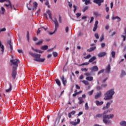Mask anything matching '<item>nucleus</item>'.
Segmentation results:
<instances>
[{
  "mask_svg": "<svg viewBox=\"0 0 126 126\" xmlns=\"http://www.w3.org/2000/svg\"><path fill=\"white\" fill-rule=\"evenodd\" d=\"M27 39H28V42H29V39H30L29 32H27Z\"/></svg>",
  "mask_w": 126,
  "mask_h": 126,
  "instance_id": "nucleus-46",
  "label": "nucleus"
},
{
  "mask_svg": "<svg viewBox=\"0 0 126 126\" xmlns=\"http://www.w3.org/2000/svg\"><path fill=\"white\" fill-rule=\"evenodd\" d=\"M120 125L121 126H126V121H122L120 122Z\"/></svg>",
  "mask_w": 126,
  "mask_h": 126,
  "instance_id": "nucleus-29",
  "label": "nucleus"
},
{
  "mask_svg": "<svg viewBox=\"0 0 126 126\" xmlns=\"http://www.w3.org/2000/svg\"><path fill=\"white\" fill-rule=\"evenodd\" d=\"M1 11L2 12V14H4V12H5V9H4L3 7H1Z\"/></svg>",
  "mask_w": 126,
  "mask_h": 126,
  "instance_id": "nucleus-38",
  "label": "nucleus"
},
{
  "mask_svg": "<svg viewBox=\"0 0 126 126\" xmlns=\"http://www.w3.org/2000/svg\"><path fill=\"white\" fill-rule=\"evenodd\" d=\"M85 75H86V76H90L91 74L90 73H85Z\"/></svg>",
  "mask_w": 126,
  "mask_h": 126,
  "instance_id": "nucleus-58",
  "label": "nucleus"
},
{
  "mask_svg": "<svg viewBox=\"0 0 126 126\" xmlns=\"http://www.w3.org/2000/svg\"><path fill=\"white\" fill-rule=\"evenodd\" d=\"M68 5L70 8H71L72 7V4L70 3V2H68Z\"/></svg>",
  "mask_w": 126,
  "mask_h": 126,
  "instance_id": "nucleus-51",
  "label": "nucleus"
},
{
  "mask_svg": "<svg viewBox=\"0 0 126 126\" xmlns=\"http://www.w3.org/2000/svg\"><path fill=\"white\" fill-rule=\"evenodd\" d=\"M96 89L99 91V90H101V89H102V87L100 86H97L96 87Z\"/></svg>",
  "mask_w": 126,
  "mask_h": 126,
  "instance_id": "nucleus-49",
  "label": "nucleus"
},
{
  "mask_svg": "<svg viewBox=\"0 0 126 126\" xmlns=\"http://www.w3.org/2000/svg\"><path fill=\"white\" fill-rule=\"evenodd\" d=\"M112 20H115V19H117L118 22L121 21V18H120L119 16L112 17Z\"/></svg>",
  "mask_w": 126,
  "mask_h": 126,
  "instance_id": "nucleus-27",
  "label": "nucleus"
},
{
  "mask_svg": "<svg viewBox=\"0 0 126 126\" xmlns=\"http://www.w3.org/2000/svg\"><path fill=\"white\" fill-rule=\"evenodd\" d=\"M8 47L11 50V52H12V50H13V46H12V43L11 42V40H7Z\"/></svg>",
  "mask_w": 126,
  "mask_h": 126,
  "instance_id": "nucleus-8",
  "label": "nucleus"
},
{
  "mask_svg": "<svg viewBox=\"0 0 126 126\" xmlns=\"http://www.w3.org/2000/svg\"><path fill=\"white\" fill-rule=\"evenodd\" d=\"M104 71H105V70L104 69L100 70L97 73L98 75H99V74H101V73H103V72H104Z\"/></svg>",
  "mask_w": 126,
  "mask_h": 126,
  "instance_id": "nucleus-41",
  "label": "nucleus"
},
{
  "mask_svg": "<svg viewBox=\"0 0 126 126\" xmlns=\"http://www.w3.org/2000/svg\"><path fill=\"white\" fill-rule=\"evenodd\" d=\"M27 7L29 10H31V9H32V10H35V9H36L37 7H38V3H37V2H34L33 3V7L32 9L28 6V4L27 5Z\"/></svg>",
  "mask_w": 126,
  "mask_h": 126,
  "instance_id": "nucleus-7",
  "label": "nucleus"
},
{
  "mask_svg": "<svg viewBox=\"0 0 126 126\" xmlns=\"http://www.w3.org/2000/svg\"><path fill=\"white\" fill-rule=\"evenodd\" d=\"M104 102L103 101H99L98 100H96L95 101V104L97 106H101L102 104H103Z\"/></svg>",
  "mask_w": 126,
  "mask_h": 126,
  "instance_id": "nucleus-20",
  "label": "nucleus"
},
{
  "mask_svg": "<svg viewBox=\"0 0 126 126\" xmlns=\"http://www.w3.org/2000/svg\"><path fill=\"white\" fill-rule=\"evenodd\" d=\"M112 110H113V109L110 108V109H108L104 111L102 113V115H103V116H108L107 118H105V120H110V119H113V118H114V114L106 115V114H108V113L110 112L111 111H112Z\"/></svg>",
  "mask_w": 126,
  "mask_h": 126,
  "instance_id": "nucleus-5",
  "label": "nucleus"
},
{
  "mask_svg": "<svg viewBox=\"0 0 126 126\" xmlns=\"http://www.w3.org/2000/svg\"><path fill=\"white\" fill-rule=\"evenodd\" d=\"M8 4H4V5L6 6V7H8L9 6H10L11 9H13V6H12V5L11 4V2H9Z\"/></svg>",
  "mask_w": 126,
  "mask_h": 126,
  "instance_id": "nucleus-15",
  "label": "nucleus"
},
{
  "mask_svg": "<svg viewBox=\"0 0 126 126\" xmlns=\"http://www.w3.org/2000/svg\"><path fill=\"white\" fill-rule=\"evenodd\" d=\"M102 96V92L101 91L96 93V94H95L94 96V99H99L100 97Z\"/></svg>",
  "mask_w": 126,
  "mask_h": 126,
  "instance_id": "nucleus-10",
  "label": "nucleus"
},
{
  "mask_svg": "<svg viewBox=\"0 0 126 126\" xmlns=\"http://www.w3.org/2000/svg\"><path fill=\"white\" fill-rule=\"evenodd\" d=\"M89 107L88 106V103L86 102L85 103V110H89Z\"/></svg>",
  "mask_w": 126,
  "mask_h": 126,
  "instance_id": "nucleus-42",
  "label": "nucleus"
},
{
  "mask_svg": "<svg viewBox=\"0 0 126 126\" xmlns=\"http://www.w3.org/2000/svg\"><path fill=\"white\" fill-rule=\"evenodd\" d=\"M115 94V92L114 89H111L110 90L108 91L104 94V100H111L113 98V96Z\"/></svg>",
  "mask_w": 126,
  "mask_h": 126,
  "instance_id": "nucleus-3",
  "label": "nucleus"
},
{
  "mask_svg": "<svg viewBox=\"0 0 126 126\" xmlns=\"http://www.w3.org/2000/svg\"><path fill=\"white\" fill-rule=\"evenodd\" d=\"M94 2L98 4V6H101V3L104 2V0H94Z\"/></svg>",
  "mask_w": 126,
  "mask_h": 126,
  "instance_id": "nucleus-9",
  "label": "nucleus"
},
{
  "mask_svg": "<svg viewBox=\"0 0 126 126\" xmlns=\"http://www.w3.org/2000/svg\"><path fill=\"white\" fill-rule=\"evenodd\" d=\"M94 92V90H92V91L89 92L88 93V95H89V96H91L92 95H93V93Z\"/></svg>",
  "mask_w": 126,
  "mask_h": 126,
  "instance_id": "nucleus-35",
  "label": "nucleus"
},
{
  "mask_svg": "<svg viewBox=\"0 0 126 126\" xmlns=\"http://www.w3.org/2000/svg\"><path fill=\"white\" fill-rule=\"evenodd\" d=\"M6 31V29L5 28H3L0 30V32H4L5 31Z\"/></svg>",
  "mask_w": 126,
  "mask_h": 126,
  "instance_id": "nucleus-50",
  "label": "nucleus"
},
{
  "mask_svg": "<svg viewBox=\"0 0 126 126\" xmlns=\"http://www.w3.org/2000/svg\"><path fill=\"white\" fill-rule=\"evenodd\" d=\"M107 109H109V108L106 106H104L103 108H102V110H107Z\"/></svg>",
  "mask_w": 126,
  "mask_h": 126,
  "instance_id": "nucleus-64",
  "label": "nucleus"
},
{
  "mask_svg": "<svg viewBox=\"0 0 126 126\" xmlns=\"http://www.w3.org/2000/svg\"><path fill=\"white\" fill-rule=\"evenodd\" d=\"M10 62L11 63H12L13 65H14V66H13L12 68V77L13 79H15V78H16V75L17 74L16 70L17 69V67H18V63H20V61L19 60L15 59L11 60Z\"/></svg>",
  "mask_w": 126,
  "mask_h": 126,
  "instance_id": "nucleus-1",
  "label": "nucleus"
},
{
  "mask_svg": "<svg viewBox=\"0 0 126 126\" xmlns=\"http://www.w3.org/2000/svg\"><path fill=\"white\" fill-rule=\"evenodd\" d=\"M123 38V40L126 41V29L124 31V33H123V35L121 36Z\"/></svg>",
  "mask_w": 126,
  "mask_h": 126,
  "instance_id": "nucleus-21",
  "label": "nucleus"
},
{
  "mask_svg": "<svg viewBox=\"0 0 126 126\" xmlns=\"http://www.w3.org/2000/svg\"><path fill=\"white\" fill-rule=\"evenodd\" d=\"M48 45H44L41 47V50H43L44 51H46V50H48Z\"/></svg>",
  "mask_w": 126,
  "mask_h": 126,
  "instance_id": "nucleus-28",
  "label": "nucleus"
},
{
  "mask_svg": "<svg viewBox=\"0 0 126 126\" xmlns=\"http://www.w3.org/2000/svg\"><path fill=\"white\" fill-rule=\"evenodd\" d=\"M61 80L64 86H65L66 84V79H64V77L63 76L62 78H61Z\"/></svg>",
  "mask_w": 126,
  "mask_h": 126,
  "instance_id": "nucleus-16",
  "label": "nucleus"
},
{
  "mask_svg": "<svg viewBox=\"0 0 126 126\" xmlns=\"http://www.w3.org/2000/svg\"><path fill=\"white\" fill-rule=\"evenodd\" d=\"M98 23H99V22H98V21H96L93 30L94 32H95L97 30V28H98Z\"/></svg>",
  "mask_w": 126,
  "mask_h": 126,
  "instance_id": "nucleus-11",
  "label": "nucleus"
},
{
  "mask_svg": "<svg viewBox=\"0 0 126 126\" xmlns=\"http://www.w3.org/2000/svg\"><path fill=\"white\" fill-rule=\"evenodd\" d=\"M94 20V17H92L91 18V20L90 21V23H92V22H93V21Z\"/></svg>",
  "mask_w": 126,
  "mask_h": 126,
  "instance_id": "nucleus-55",
  "label": "nucleus"
},
{
  "mask_svg": "<svg viewBox=\"0 0 126 126\" xmlns=\"http://www.w3.org/2000/svg\"><path fill=\"white\" fill-rule=\"evenodd\" d=\"M9 89H6L5 90L6 92H10L11 91V89L12 88V86H11V84H9Z\"/></svg>",
  "mask_w": 126,
  "mask_h": 126,
  "instance_id": "nucleus-26",
  "label": "nucleus"
},
{
  "mask_svg": "<svg viewBox=\"0 0 126 126\" xmlns=\"http://www.w3.org/2000/svg\"><path fill=\"white\" fill-rule=\"evenodd\" d=\"M47 14H48L49 18L53 20V18L52 17V13H51V11L48 10L47 12Z\"/></svg>",
  "mask_w": 126,
  "mask_h": 126,
  "instance_id": "nucleus-23",
  "label": "nucleus"
},
{
  "mask_svg": "<svg viewBox=\"0 0 126 126\" xmlns=\"http://www.w3.org/2000/svg\"><path fill=\"white\" fill-rule=\"evenodd\" d=\"M90 58H91V55L90 54H89L87 56L84 57V59H85L86 60H87V59H90Z\"/></svg>",
  "mask_w": 126,
  "mask_h": 126,
  "instance_id": "nucleus-44",
  "label": "nucleus"
},
{
  "mask_svg": "<svg viewBox=\"0 0 126 126\" xmlns=\"http://www.w3.org/2000/svg\"><path fill=\"white\" fill-rule=\"evenodd\" d=\"M95 117V118H102L103 122L105 125H110L112 123L111 121L106 119V118H108V116H104L103 113L97 114Z\"/></svg>",
  "mask_w": 126,
  "mask_h": 126,
  "instance_id": "nucleus-4",
  "label": "nucleus"
},
{
  "mask_svg": "<svg viewBox=\"0 0 126 126\" xmlns=\"http://www.w3.org/2000/svg\"><path fill=\"white\" fill-rule=\"evenodd\" d=\"M101 47L105 48V46H106V44L105 43H102L101 44Z\"/></svg>",
  "mask_w": 126,
  "mask_h": 126,
  "instance_id": "nucleus-60",
  "label": "nucleus"
},
{
  "mask_svg": "<svg viewBox=\"0 0 126 126\" xmlns=\"http://www.w3.org/2000/svg\"><path fill=\"white\" fill-rule=\"evenodd\" d=\"M89 64V63H84L81 64H80V66H82V65H88Z\"/></svg>",
  "mask_w": 126,
  "mask_h": 126,
  "instance_id": "nucleus-39",
  "label": "nucleus"
},
{
  "mask_svg": "<svg viewBox=\"0 0 126 126\" xmlns=\"http://www.w3.org/2000/svg\"><path fill=\"white\" fill-rule=\"evenodd\" d=\"M43 42H44V40H43L42 39L40 40L38 42L35 43V45L37 46H40V45H42V44H43Z\"/></svg>",
  "mask_w": 126,
  "mask_h": 126,
  "instance_id": "nucleus-24",
  "label": "nucleus"
},
{
  "mask_svg": "<svg viewBox=\"0 0 126 126\" xmlns=\"http://www.w3.org/2000/svg\"><path fill=\"white\" fill-rule=\"evenodd\" d=\"M82 82H83L85 85H89V83L87 81L83 80Z\"/></svg>",
  "mask_w": 126,
  "mask_h": 126,
  "instance_id": "nucleus-34",
  "label": "nucleus"
},
{
  "mask_svg": "<svg viewBox=\"0 0 126 126\" xmlns=\"http://www.w3.org/2000/svg\"><path fill=\"white\" fill-rule=\"evenodd\" d=\"M94 15H95V16H101V14H100V13H98V12H94Z\"/></svg>",
  "mask_w": 126,
  "mask_h": 126,
  "instance_id": "nucleus-37",
  "label": "nucleus"
},
{
  "mask_svg": "<svg viewBox=\"0 0 126 126\" xmlns=\"http://www.w3.org/2000/svg\"><path fill=\"white\" fill-rule=\"evenodd\" d=\"M56 83L60 87H61V85H62V84L61 83V81L59 80V79H56L55 80Z\"/></svg>",
  "mask_w": 126,
  "mask_h": 126,
  "instance_id": "nucleus-25",
  "label": "nucleus"
},
{
  "mask_svg": "<svg viewBox=\"0 0 126 126\" xmlns=\"http://www.w3.org/2000/svg\"><path fill=\"white\" fill-rule=\"evenodd\" d=\"M29 55L34 58L35 59H34V61H35V62H37L38 63H44L46 60L45 58L41 59L40 54H35L30 52Z\"/></svg>",
  "mask_w": 126,
  "mask_h": 126,
  "instance_id": "nucleus-2",
  "label": "nucleus"
},
{
  "mask_svg": "<svg viewBox=\"0 0 126 126\" xmlns=\"http://www.w3.org/2000/svg\"><path fill=\"white\" fill-rule=\"evenodd\" d=\"M55 20L53 21V22L55 23V28L54 32H50V35H53V34H55L56 32H57V31L58 30V28H59V22H58V20H57V18H55Z\"/></svg>",
  "mask_w": 126,
  "mask_h": 126,
  "instance_id": "nucleus-6",
  "label": "nucleus"
},
{
  "mask_svg": "<svg viewBox=\"0 0 126 126\" xmlns=\"http://www.w3.org/2000/svg\"><path fill=\"white\" fill-rule=\"evenodd\" d=\"M84 78V76L83 75H81L80 76L79 79L81 80V79H83Z\"/></svg>",
  "mask_w": 126,
  "mask_h": 126,
  "instance_id": "nucleus-59",
  "label": "nucleus"
},
{
  "mask_svg": "<svg viewBox=\"0 0 126 126\" xmlns=\"http://www.w3.org/2000/svg\"><path fill=\"white\" fill-rule=\"evenodd\" d=\"M79 94V93H75L72 94L73 97H75L77 95H78Z\"/></svg>",
  "mask_w": 126,
  "mask_h": 126,
  "instance_id": "nucleus-52",
  "label": "nucleus"
},
{
  "mask_svg": "<svg viewBox=\"0 0 126 126\" xmlns=\"http://www.w3.org/2000/svg\"><path fill=\"white\" fill-rule=\"evenodd\" d=\"M88 8H89L88 6H85L82 10L83 12H84L86 10H87Z\"/></svg>",
  "mask_w": 126,
  "mask_h": 126,
  "instance_id": "nucleus-40",
  "label": "nucleus"
},
{
  "mask_svg": "<svg viewBox=\"0 0 126 126\" xmlns=\"http://www.w3.org/2000/svg\"><path fill=\"white\" fill-rule=\"evenodd\" d=\"M65 31L66 33H67L68 32V27H66L65 29Z\"/></svg>",
  "mask_w": 126,
  "mask_h": 126,
  "instance_id": "nucleus-63",
  "label": "nucleus"
},
{
  "mask_svg": "<svg viewBox=\"0 0 126 126\" xmlns=\"http://www.w3.org/2000/svg\"><path fill=\"white\" fill-rule=\"evenodd\" d=\"M94 50H96V46H94L93 47H91L89 49H88L87 51L89 52V53H91V52H93Z\"/></svg>",
  "mask_w": 126,
  "mask_h": 126,
  "instance_id": "nucleus-17",
  "label": "nucleus"
},
{
  "mask_svg": "<svg viewBox=\"0 0 126 126\" xmlns=\"http://www.w3.org/2000/svg\"><path fill=\"white\" fill-rule=\"evenodd\" d=\"M0 48L1 49V52H2V53H3V52H4V46H3V45H2L1 41H0Z\"/></svg>",
  "mask_w": 126,
  "mask_h": 126,
  "instance_id": "nucleus-18",
  "label": "nucleus"
},
{
  "mask_svg": "<svg viewBox=\"0 0 126 126\" xmlns=\"http://www.w3.org/2000/svg\"><path fill=\"white\" fill-rule=\"evenodd\" d=\"M76 15L77 18H78V17H80V16H81V13H77L76 14Z\"/></svg>",
  "mask_w": 126,
  "mask_h": 126,
  "instance_id": "nucleus-45",
  "label": "nucleus"
},
{
  "mask_svg": "<svg viewBox=\"0 0 126 126\" xmlns=\"http://www.w3.org/2000/svg\"><path fill=\"white\" fill-rule=\"evenodd\" d=\"M112 103H113V100L110 101V102H108L106 103V106L110 108V106H111V104H112Z\"/></svg>",
  "mask_w": 126,
  "mask_h": 126,
  "instance_id": "nucleus-32",
  "label": "nucleus"
},
{
  "mask_svg": "<svg viewBox=\"0 0 126 126\" xmlns=\"http://www.w3.org/2000/svg\"><path fill=\"white\" fill-rule=\"evenodd\" d=\"M106 73H110L111 72V65L108 64L105 70Z\"/></svg>",
  "mask_w": 126,
  "mask_h": 126,
  "instance_id": "nucleus-14",
  "label": "nucleus"
},
{
  "mask_svg": "<svg viewBox=\"0 0 126 126\" xmlns=\"http://www.w3.org/2000/svg\"><path fill=\"white\" fill-rule=\"evenodd\" d=\"M104 40V35H102L100 38V41L102 42Z\"/></svg>",
  "mask_w": 126,
  "mask_h": 126,
  "instance_id": "nucleus-56",
  "label": "nucleus"
},
{
  "mask_svg": "<svg viewBox=\"0 0 126 126\" xmlns=\"http://www.w3.org/2000/svg\"><path fill=\"white\" fill-rule=\"evenodd\" d=\"M96 58L95 56H93L89 60V63H93L94 61H95L96 60Z\"/></svg>",
  "mask_w": 126,
  "mask_h": 126,
  "instance_id": "nucleus-22",
  "label": "nucleus"
},
{
  "mask_svg": "<svg viewBox=\"0 0 126 126\" xmlns=\"http://www.w3.org/2000/svg\"><path fill=\"white\" fill-rule=\"evenodd\" d=\"M107 53L105 52H100L98 54V58H103V57H105Z\"/></svg>",
  "mask_w": 126,
  "mask_h": 126,
  "instance_id": "nucleus-12",
  "label": "nucleus"
},
{
  "mask_svg": "<svg viewBox=\"0 0 126 126\" xmlns=\"http://www.w3.org/2000/svg\"><path fill=\"white\" fill-rule=\"evenodd\" d=\"M59 23H62V17H61V16H59Z\"/></svg>",
  "mask_w": 126,
  "mask_h": 126,
  "instance_id": "nucleus-57",
  "label": "nucleus"
},
{
  "mask_svg": "<svg viewBox=\"0 0 126 126\" xmlns=\"http://www.w3.org/2000/svg\"><path fill=\"white\" fill-rule=\"evenodd\" d=\"M83 1H85V4L86 5L90 3V0H83Z\"/></svg>",
  "mask_w": 126,
  "mask_h": 126,
  "instance_id": "nucleus-33",
  "label": "nucleus"
},
{
  "mask_svg": "<svg viewBox=\"0 0 126 126\" xmlns=\"http://www.w3.org/2000/svg\"><path fill=\"white\" fill-rule=\"evenodd\" d=\"M53 56L56 58V57H58V53L57 52H53Z\"/></svg>",
  "mask_w": 126,
  "mask_h": 126,
  "instance_id": "nucleus-53",
  "label": "nucleus"
},
{
  "mask_svg": "<svg viewBox=\"0 0 126 126\" xmlns=\"http://www.w3.org/2000/svg\"><path fill=\"white\" fill-rule=\"evenodd\" d=\"M86 79L88 81H92L93 80V77H87Z\"/></svg>",
  "mask_w": 126,
  "mask_h": 126,
  "instance_id": "nucleus-30",
  "label": "nucleus"
},
{
  "mask_svg": "<svg viewBox=\"0 0 126 126\" xmlns=\"http://www.w3.org/2000/svg\"><path fill=\"white\" fill-rule=\"evenodd\" d=\"M78 100H79L78 103L80 105H81V104H82V103H84V101H83V97H79Z\"/></svg>",
  "mask_w": 126,
  "mask_h": 126,
  "instance_id": "nucleus-19",
  "label": "nucleus"
},
{
  "mask_svg": "<svg viewBox=\"0 0 126 126\" xmlns=\"http://www.w3.org/2000/svg\"><path fill=\"white\" fill-rule=\"evenodd\" d=\"M45 5H47V7H48V8H50V3L49 2V0H47L46 2H45Z\"/></svg>",
  "mask_w": 126,
  "mask_h": 126,
  "instance_id": "nucleus-36",
  "label": "nucleus"
},
{
  "mask_svg": "<svg viewBox=\"0 0 126 126\" xmlns=\"http://www.w3.org/2000/svg\"><path fill=\"white\" fill-rule=\"evenodd\" d=\"M71 125L72 126H76L77 125V122H71Z\"/></svg>",
  "mask_w": 126,
  "mask_h": 126,
  "instance_id": "nucleus-61",
  "label": "nucleus"
},
{
  "mask_svg": "<svg viewBox=\"0 0 126 126\" xmlns=\"http://www.w3.org/2000/svg\"><path fill=\"white\" fill-rule=\"evenodd\" d=\"M81 71H88V69L86 68H82L81 69Z\"/></svg>",
  "mask_w": 126,
  "mask_h": 126,
  "instance_id": "nucleus-47",
  "label": "nucleus"
},
{
  "mask_svg": "<svg viewBox=\"0 0 126 126\" xmlns=\"http://www.w3.org/2000/svg\"><path fill=\"white\" fill-rule=\"evenodd\" d=\"M111 56H112V58H113V59H115V56H116V52L115 51H112L111 52Z\"/></svg>",
  "mask_w": 126,
  "mask_h": 126,
  "instance_id": "nucleus-31",
  "label": "nucleus"
},
{
  "mask_svg": "<svg viewBox=\"0 0 126 126\" xmlns=\"http://www.w3.org/2000/svg\"><path fill=\"white\" fill-rule=\"evenodd\" d=\"M73 7L74 8L73 11L74 12H75V11H76V10L77 9L76 8V6H75V5H73Z\"/></svg>",
  "mask_w": 126,
  "mask_h": 126,
  "instance_id": "nucleus-54",
  "label": "nucleus"
},
{
  "mask_svg": "<svg viewBox=\"0 0 126 126\" xmlns=\"http://www.w3.org/2000/svg\"><path fill=\"white\" fill-rule=\"evenodd\" d=\"M107 84H103L101 85V87H107Z\"/></svg>",
  "mask_w": 126,
  "mask_h": 126,
  "instance_id": "nucleus-62",
  "label": "nucleus"
},
{
  "mask_svg": "<svg viewBox=\"0 0 126 126\" xmlns=\"http://www.w3.org/2000/svg\"><path fill=\"white\" fill-rule=\"evenodd\" d=\"M92 71H98L99 70V68L97 66H94L91 68Z\"/></svg>",
  "mask_w": 126,
  "mask_h": 126,
  "instance_id": "nucleus-13",
  "label": "nucleus"
},
{
  "mask_svg": "<svg viewBox=\"0 0 126 126\" xmlns=\"http://www.w3.org/2000/svg\"><path fill=\"white\" fill-rule=\"evenodd\" d=\"M4 1H6V2H10L9 0H0V2H4Z\"/></svg>",
  "mask_w": 126,
  "mask_h": 126,
  "instance_id": "nucleus-43",
  "label": "nucleus"
},
{
  "mask_svg": "<svg viewBox=\"0 0 126 126\" xmlns=\"http://www.w3.org/2000/svg\"><path fill=\"white\" fill-rule=\"evenodd\" d=\"M94 36L96 38V39H99V35L98 34V33H95L94 34Z\"/></svg>",
  "mask_w": 126,
  "mask_h": 126,
  "instance_id": "nucleus-48",
  "label": "nucleus"
}]
</instances>
